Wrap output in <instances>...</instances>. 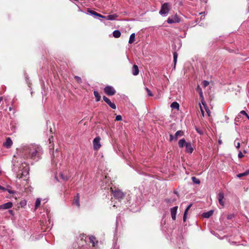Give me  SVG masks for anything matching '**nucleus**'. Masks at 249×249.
<instances>
[{
	"label": "nucleus",
	"instance_id": "9b49d317",
	"mask_svg": "<svg viewBox=\"0 0 249 249\" xmlns=\"http://www.w3.org/2000/svg\"><path fill=\"white\" fill-rule=\"evenodd\" d=\"M13 206V203L11 202H8L0 205V210H5L11 208Z\"/></svg>",
	"mask_w": 249,
	"mask_h": 249
},
{
	"label": "nucleus",
	"instance_id": "8fccbe9b",
	"mask_svg": "<svg viewBox=\"0 0 249 249\" xmlns=\"http://www.w3.org/2000/svg\"><path fill=\"white\" fill-rule=\"evenodd\" d=\"M53 139V137H52V138H49V142H50V143H51V141H52V140H51V139Z\"/></svg>",
	"mask_w": 249,
	"mask_h": 249
},
{
	"label": "nucleus",
	"instance_id": "dca6fc26",
	"mask_svg": "<svg viewBox=\"0 0 249 249\" xmlns=\"http://www.w3.org/2000/svg\"><path fill=\"white\" fill-rule=\"evenodd\" d=\"M187 143H188V142H186V141L184 139H182L178 141V145H179V147H181V148H182L184 146H186V145Z\"/></svg>",
	"mask_w": 249,
	"mask_h": 249
},
{
	"label": "nucleus",
	"instance_id": "412c9836",
	"mask_svg": "<svg viewBox=\"0 0 249 249\" xmlns=\"http://www.w3.org/2000/svg\"><path fill=\"white\" fill-rule=\"evenodd\" d=\"M170 107L172 108L178 109L179 107V105L178 103L177 102H174L171 104Z\"/></svg>",
	"mask_w": 249,
	"mask_h": 249
},
{
	"label": "nucleus",
	"instance_id": "393cba45",
	"mask_svg": "<svg viewBox=\"0 0 249 249\" xmlns=\"http://www.w3.org/2000/svg\"><path fill=\"white\" fill-rule=\"evenodd\" d=\"M249 175V169L245 171V172L241 174H239L237 175L238 178H241L243 176H246Z\"/></svg>",
	"mask_w": 249,
	"mask_h": 249
},
{
	"label": "nucleus",
	"instance_id": "4c0bfd02",
	"mask_svg": "<svg viewBox=\"0 0 249 249\" xmlns=\"http://www.w3.org/2000/svg\"><path fill=\"white\" fill-rule=\"evenodd\" d=\"M204 106L205 107L206 111L207 113L208 114V115L209 116H210V113H211L210 110L209 109V108L207 107H205V105Z\"/></svg>",
	"mask_w": 249,
	"mask_h": 249
},
{
	"label": "nucleus",
	"instance_id": "a878e982",
	"mask_svg": "<svg viewBox=\"0 0 249 249\" xmlns=\"http://www.w3.org/2000/svg\"><path fill=\"white\" fill-rule=\"evenodd\" d=\"M192 180L194 184H199L200 183V181L199 179L195 177H193L192 178Z\"/></svg>",
	"mask_w": 249,
	"mask_h": 249
},
{
	"label": "nucleus",
	"instance_id": "37998d69",
	"mask_svg": "<svg viewBox=\"0 0 249 249\" xmlns=\"http://www.w3.org/2000/svg\"><path fill=\"white\" fill-rule=\"evenodd\" d=\"M173 140H175L174 136H173V135H172V134H170V141H173Z\"/></svg>",
	"mask_w": 249,
	"mask_h": 249
},
{
	"label": "nucleus",
	"instance_id": "a18cd8bd",
	"mask_svg": "<svg viewBox=\"0 0 249 249\" xmlns=\"http://www.w3.org/2000/svg\"><path fill=\"white\" fill-rule=\"evenodd\" d=\"M8 212L12 215H14V212L13 210H10Z\"/></svg>",
	"mask_w": 249,
	"mask_h": 249
},
{
	"label": "nucleus",
	"instance_id": "c9c22d12",
	"mask_svg": "<svg viewBox=\"0 0 249 249\" xmlns=\"http://www.w3.org/2000/svg\"><path fill=\"white\" fill-rule=\"evenodd\" d=\"M74 78L77 81L78 83H82V80L80 77H79L78 76H75L74 77Z\"/></svg>",
	"mask_w": 249,
	"mask_h": 249
},
{
	"label": "nucleus",
	"instance_id": "ea45409f",
	"mask_svg": "<svg viewBox=\"0 0 249 249\" xmlns=\"http://www.w3.org/2000/svg\"><path fill=\"white\" fill-rule=\"evenodd\" d=\"M122 116L121 115H117L116 117V121H121L122 120Z\"/></svg>",
	"mask_w": 249,
	"mask_h": 249
},
{
	"label": "nucleus",
	"instance_id": "4be33fe9",
	"mask_svg": "<svg viewBox=\"0 0 249 249\" xmlns=\"http://www.w3.org/2000/svg\"><path fill=\"white\" fill-rule=\"evenodd\" d=\"M89 240L90 242L92 243L93 246H95V245L98 243V241H96L95 237L93 236H91L89 237Z\"/></svg>",
	"mask_w": 249,
	"mask_h": 249
},
{
	"label": "nucleus",
	"instance_id": "0eeeda50",
	"mask_svg": "<svg viewBox=\"0 0 249 249\" xmlns=\"http://www.w3.org/2000/svg\"><path fill=\"white\" fill-rule=\"evenodd\" d=\"M103 99L104 101L108 105V106L110 107H111L112 109L116 108V105L113 103H112L108 98H107V97L104 96H103Z\"/></svg>",
	"mask_w": 249,
	"mask_h": 249
},
{
	"label": "nucleus",
	"instance_id": "f3484780",
	"mask_svg": "<svg viewBox=\"0 0 249 249\" xmlns=\"http://www.w3.org/2000/svg\"><path fill=\"white\" fill-rule=\"evenodd\" d=\"M192 204H190V205H189L187 206V207L186 208V209L185 210L184 213V215H183V220L184 222H185L186 221V217H187V212L190 209V208L192 207Z\"/></svg>",
	"mask_w": 249,
	"mask_h": 249
},
{
	"label": "nucleus",
	"instance_id": "7ed1b4c3",
	"mask_svg": "<svg viewBox=\"0 0 249 249\" xmlns=\"http://www.w3.org/2000/svg\"><path fill=\"white\" fill-rule=\"evenodd\" d=\"M110 189L112 191V193H113L114 197H115L116 198L122 199L124 197V194L121 191L118 190L113 191L112 188H111Z\"/></svg>",
	"mask_w": 249,
	"mask_h": 249
},
{
	"label": "nucleus",
	"instance_id": "423d86ee",
	"mask_svg": "<svg viewBox=\"0 0 249 249\" xmlns=\"http://www.w3.org/2000/svg\"><path fill=\"white\" fill-rule=\"evenodd\" d=\"M168 23L171 24L174 23H178L180 21V19L177 15L169 17L167 20Z\"/></svg>",
	"mask_w": 249,
	"mask_h": 249
},
{
	"label": "nucleus",
	"instance_id": "2eb2a0df",
	"mask_svg": "<svg viewBox=\"0 0 249 249\" xmlns=\"http://www.w3.org/2000/svg\"><path fill=\"white\" fill-rule=\"evenodd\" d=\"M213 211L210 210L207 212L204 213L202 214V216L204 218H209L211 216H212L213 215Z\"/></svg>",
	"mask_w": 249,
	"mask_h": 249
},
{
	"label": "nucleus",
	"instance_id": "6ab92c4d",
	"mask_svg": "<svg viewBox=\"0 0 249 249\" xmlns=\"http://www.w3.org/2000/svg\"><path fill=\"white\" fill-rule=\"evenodd\" d=\"M88 12L92 15H94L102 18H106V16H102L93 10H89Z\"/></svg>",
	"mask_w": 249,
	"mask_h": 249
},
{
	"label": "nucleus",
	"instance_id": "a211bd4d",
	"mask_svg": "<svg viewBox=\"0 0 249 249\" xmlns=\"http://www.w3.org/2000/svg\"><path fill=\"white\" fill-rule=\"evenodd\" d=\"M117 17L118 16L116 14H113L108 15L105 18L109 20H115Z\"/></svg>",
	"mask_w": 249,
	"mask_h": 249
},
{
	"label": "nucleus",
	"instance_id": "58836bf2",
	"mask_svg": "<svg viewBox=\"0 0 249 249\" xmlns=\"http://www.w3.org/2000/svg\"><path fill=\"white\" fill-rule=\"evenodd\" d=\"M219 203L223 207L224 206V201H223V199H218Z\"/></svg>",
	"mask_w": 249,
	"mask_h": 249
},
{
	"label": "nucleus",
	"instance_id": "49530a36",
	"mask_svg": "<svg viewBox=\"0 0 249 249\" xmlns=\"http://www.w3.org/2000/svg\"><path fill=\"white\" fill-rule=\"evenodd\" d=\"M196 130L197 131V132L199 133L200 134H202V132L199 130L198 128H196Z\"/></svg>",
	"mask_w": 249,
	"mask_h": 249
},
{
	"label": "nucleus",
	"instance_id": "3c124183",
	"mask_svg": "<svg viewBox=\"0 0 249 249\" xmlns=\"http://www.w3.org/2000/svg\"><path fill=\"white\" fill-rule=\"evenodd\" d=\"M1 174V171L0 170V175Z\"/></svg>",
	"mask_w": 249,
	"mask_h": 249
},
{
	"label": "nucleus",
	"instance_id": "c85d7f7f",
	"mask_svg": "<svg viewBox=\"0 0 249 249\" xmlns=\"http://www.w3.org/2000/svg\"><path fill=\"white\" fill-rule=\"evenodd\" d=\"M41 200L40 198H37L35 203V209H36L40 205Z\"/></svg>",
	"mask_w": 249,
	"mask_h": 249
},
{
	"label": "nucleus",
	"instance_id": "f704fd0d",
	"mask_svg": "<svg viewBox=\"0 0 249 249\" xmlns=\"http://www.w3.org/2000/svg\"><path fill=\"white\" fill-rule=\"evenodd\" d=\"M60 175L61 178L64 180H67L68 179V178L62 173H61Z\"/></svg>",
	"mask_w": 249,
	"mask_h": 249
},
{
	"label": "nucleus",
	"instance_id": "a19ab883",
	"mask_svg": "<svg viewBox=\"0 0 249 249\" xmlns=\"http://www.w3.org/2000/svg\"><path fill=\"white\" fill-rule=\"evenodd\" d=\"M238 157L240 159H241L244 157L243 154H242V153L241 151H239L238 155Z\"/></svg>",
	"mask_w": 249,
	"mask_h": 249
},
{
	"label": "nucleus",
	"instance_id": "f03ea898",
	"mask_svg": "<svg viewBox=\"0 0 249 249\" xmlns=\"http://www.w3.org/2000/svg\"><path fill=\"white\" fill-rule=\"evenodd\" d=\"M169 11V5L166 2L161 5V9L159 13L162 16H166Z\"/></svg>",
	"mask_w": 249,
	"mask_h": 249
},
{
	"label": "nucleus",
	"instance_id": "f257e3e1",
	"mask_svg": "<svg viewBox=\"0 0 249 249\" xmlns=\"http://www.w3.org/2000/svg\"><path fill=\"white\" fill-rule=\"evenodd\" d=\"M17 156L21 157L24 159H31L34 160H38L40 159L43 154L42 147L38 144H30L29 145H24L19 149H18ZM15 159L13 160V170L16 173V177L20 179L21 178H26L29 175V167L27 165L24 166V163H22L20 166V169L18 170L17 167L18 161H16L18 159L17 156H14ZM26 179V178H24Z\"/></svg>",
	"mask_w": 249,
	"mask_h": 249
},
{
	"label": "nucleus",
	"instance_id": "5701e85b",
	"mask_svg": "<svg viewBox=\"0 0 249 249\" xmlns=\"http://www.w3.org/2000/svg\"><path fill=\"white\" fill-rule=\"evenodd\" d=\"M135 38V33H133L130 36L129 40V42H128L129 43L132 44L134 41Z\"/></svg>",
	"mask_w": 249,
	"mask_h": 249
},
{
	"label": "nucleus",
	"instance_id": "ddd939ff",
	"mask_svg": "<svg viewBox=\"0 0 249 249\" xmlns=\"http://www.w3.org/2000/svg\"><path fill=\"white\" fill-rule=\"evenodd\" d=\"M184 135V132L181 130H178L176 132L174 135L175 140L177 141L178 137H181Z\"/></svg>",
	"mask_w": 249,
	"mask_h": 249
},
{
	"label": "nucleus",
	"instance_id": "6e6552de",
	"mask_svg": "<svg viewBox=\"0 0 249 249\" xmlns=\"http://www.w3.org/2000/svg\"><path fill=\"white\" fill-rule=\"evenodd\" d=\"M196 90V91H197L199 93L200 98L201 99L202 103L203 105V106H204L205 105V103H204V96H203V95L202 90L201 89V88L199 86V85H197Z\"/></svg>",
	"mask_w": 249,
	"mask_h": 249
},
{
	"label": "nucleus",
	"instance_id": "aec40b11",
	"mask_svg": "<svg viewBox=\"0 0 249 249\" xmlns=\"http://www.w3.org/2000/svg\"><path fill=\"white\" fill-rule=\"evenodd\" d=\"M113 36L115 38H118L120 37L121 35V33L120 31L119 30H115L113 31Z\"/></svg>",
	"mask_w": 249,
	"mask_h": 249
},
{
	"label": "nucleus",
	"instance_id": "20e7f679",
	"mask_svg": "<svg viewBox=\"0 0 249 249\" xmlns=\"http://www.w3.org/2000/svg\"><path fill=\"white\" fill-rule=\"evenodd\" d=\"M105 92L109 96H112L115 94L116 90L113 87L110 86L106 87L104 89Z\"/></svg>",
	"mask_w": 249,
	"mask_h": 249
},
{
	"label": "nucleus",
	"instance_id": "c03bdc74",
	"mask_svg": "<svg viewBox=\"0 0 249 249\" xmlns=\"http://www.w3.org/2000/svg\"><path fill=\"white\" fill-rule=\"evenodd\" d=\"M200 110H201V113H202V115L203 116H204V110L202 109L201 107L200 106Z\"/></svg>",
	"mask_w": 249,
	"mask_h": 249
},
{
	"label": "nucleus",
	"instance_id": "cd10ccee",
	"mask_svg": "<svg viewBox=\"0 0 249 249\" xmlns=\"http://www.w3.org/2000/svg\"><path fill=\"white\" fill-rule=\"evenodd\" d=\"M178 53L176 52H175L173 53V58H174V62L175 66L176 65L177 62V58H178Z\"/></svg>",
	"mask_w": 249,
	"mask_h": 249
},
{
	"label": "nucleus",
	"instance_id": "1a4fd4ad",
	"mask_svg": "<svg viewBox=\"0 0 249 249\" xmlns=\"http://www.w3.org/2000/svg\"><path fill=\"white\" fill-rule=\"evenodd\" d=\"M13 144V142L10 138L8 137L6 139L5 142L3 143V146L7 148H9Z\"/></svg>",
	"mask_w": 249,
	"mask_h": 249
},
{
	"label": "nucleus",
	"instance_id": "473e14b6",
	"mask_svg": "<svg viewBox=\"0 0 249 249\" xmlns=\"http://www.w3.org/2000/svg\"><path fill=\"white\" fill-rule=\"evenodd\" d=\"M74 203L76 204V205L78 206H80V203L79 200V196H77L76 198H75V201Z\"/></svg>",
	"mask_w": 249,
	"mask_h": 249
},
{
	"label": "nucleus",
	"instance_id": "de8ad7c7",
	"mask_svg": "<svg viewBox=\"0 0 249 249\" xmlns=\"http://www.w3.org/2000/svg\"><path fill=\"white\" fill-rule=\"evenodd\" d=\"M0 190H2L3 191H5L6 189L0 185Z\"/></svg>",
	"mask_w": 249,
	"mask_h": 249
},
{
	"label": "nucleus",
	"instance_id": "4468645a",
	"mask_svg": "<svg viewBox=\"0 0 249 249\" xmlns=\"http://www.w3.org/2000/svg\"><path fill=\"white\" fill-rule=\"evenodd\" d=\"M186 151L189 153H192L193 151V148L192 147V144L191 143H188L186 144Z\"/></svg>",
	"mask_w": 249,
	"mask_h": 249
},
{
	"label": "nucleus",
	"instance_id": "c756f323",
	"mask_svg": "<svg viewBox=\"0 0 249 249\" xmlns=\"http://www.w3.org/2000/svg\"><path fill=\"white\" fill-rule=\"evenodd\" d=\"M234 144L236 148L239 149L240 146V143L238 139H236L234 141Z\"/></svg>",
	"mask_w": 249,
	"mask_h": 249
},
{
	"label": "nucleus",
	"instance_id": "39448f33",
	"mask_svg": "<svg viewBox=\"0 0 249 249\" xmlns=\"http://www.w3.org/2000/svg\"><path fill=\"white\" fill-rule=\"evenodd\" d=\"M100 137H96L94 139L93 141V148L95 150H98L101 146L100 144Z\"/></svg>",
	"mask_w": 249,
	"mask_h": 249
},
{
	"label": "nucleus",
	"instance_id": "79ce46f5",
	"mask_svg": "<svg viewBox=\"0 0 249 249\" xmlns=\"http://www.w3.org/2000/svg\"><path fill=\"white\" fill-rule=\"evenodd\" d=\"M6 191L10 194H14L15 192L10 189H6Z\"/></svg>",
	"mask_w": 249,
	"mask_h": 249
},
{
	"label": "nucleus",
	"instance_id": "72a5a7b5",
	"mask_svg": "<svg viewBox=\"0 0 249 249\" xmlns=\"http://www.w3.org/2000/svg\"><path fill=\"white\" fill-rule=\"evenodd\" d=\"M239 114H240L241 116V115H245L247 117V118H249V116H248L247 113L246 112V111L244 110L241 111Z\"/></svg>",
	"mask_w": 249,
	"mask_h": 249
},
{
	"label": "nucleus",
	"instance_id": "2f4dec72",
	"mask_svg": "<svg viewBox=\"0 0 249 249\" xmlns=\"http://www.w3.org/2000/svg\"><path fill=\"white\" fill-rule=\"evenodd\" d=\"M145 90L146 91L147 93L148 96H153V94H152V92L150 91V90L148 88H145Z\"/></svg>",
	"mask_w": 249,
	"mask_h": 249
},
{
	"label": "nucleus",
	"instance_id": "bb28decb",
	"mask_svg": "<svg viewBox=\"0 0 249 249\" xmlns=\"http://www.w3.org/2000/svg\"><path fill=\"white\" fill-rule=\"evenodd\" d=\"M241 115L240 114H238L235 118L234 121H235V124L238 125L239 124V122L240 121V119L241 118Z\"/></svg>",
	"mask_w": 249,
	"mask_h": 249
},
{
	"label": "nucleus",
	"instance_id": "e433bc0d",
	"mask_svg": "<svg viewBox=\"0 0 249 249\" xmlns=\"http://www.w3.org/2000/svg\"><path fill=\"white\" fill-rule=\"evenodd\" d=\"M209 85V82L207 81L204 80L203 81V86L204 87H206Z\"/></svg>",
	"mask_w": 249,
	"mask_h": 249
},
{
	"label": "nucleus",
	"instance_id": "f8f14e48",
	"mask_svg": "<svg viewBox=\"0 0 249 249\" xmlns=\"http://www.w3.org/2000/svg\"><path fill=\"white\" fill-rule=\"evenodd\" d=\"M132 74L135 76H136L139 74V68H138V67L136 65H134L133 66L132 69Z\"/></svg>",
	"mask_w": 249,
	"mask_h": 249
},
{
	"label": "nucleus",
	"instance_id": "b1692460",
	"mask_svg": "<svg viewBox=\"0 0 249 249\" xmlns=\"http://www.w3.org/2000/svg\"><path fill=\"white\" fill-rule=\"evenodd\" d=\"M94 95L96 98V101L98 102L101 99V96L97 91H94Z\"/></svg>",
	"mask_w": 249,
	"mask_h": 249
},
{
	"label": "nucleus",
	"instance_id": "9d476101",
	"mask_svg": "<svg viewBox=\"0 0 249 249\" xmlns=\"http://www.w3.org/2000/svg\"><path fill=\"white\" fill-rule=\"evenodd\" d=\"M178 208V206H175V207L171 208V209H170L171 217H172V218L174 220H175L176 218V213H177V211Z\"/></svg>",
	"mask_w": 249,
	"mask_h": 249
},
{
	"label": "nucleus",
	"instance_id": "7c9ffc66",
	"mask_svg": "<svg viewBox=\"0 0 249 249\" xmlns=\"http://www.w3.org/2000/svg\"><path fill=\"white\" fill-rule=\"evenodd\" d=\"M224 198V194L223 192H220L218 195V199H223Z\"/></svg>",
	"mask_w": 249,
	"mask_h": 249
},
{
	"label": "nucleus",
	"instance_id": "09e8293b",
	"mask_svg": "<svg viewBox=\"0 0 249 249\" xmlns=\"http://www.w3.org/2000/svg\"><path fill=\"white\" fill-rule=\"evenodd\" d=\"M165 201H166V202H167V203H169V202H171L170 200V199H165Z\"/></svg>",
	"mask_w": 249,
	"mask_h": 249
}]
</instances>
